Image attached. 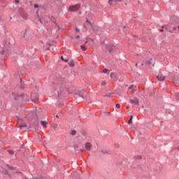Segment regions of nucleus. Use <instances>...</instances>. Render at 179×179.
Listing matches in <instances>:
<instances>
[{"mask_svg": "<svg viewBox=\"0 0 179 179\" xmlns=\"http://www.w3.org/2000/svg\"><path fill=\"white\" fill-rule=\"evenodd\" d=\"M80 48L83 51H86V47H85V45H81Z\"/></svg>", "mask_w": 179, "mask_h": 179, "instance_id": "15", "label": "nucleus"}, {"mask_svg": "<svg viewBox=\"0 0 179 179\" xmlns=\"http://www.w3.org/2000/svg\"><path fill=\"white\" fill-rule=\"evenodd\" d=\"M129 92H130V93H134V92H136V86L130 85L129 87Z\"/></svg>", "mask_w": 179, "mask_h": 179, "instance_id": "4", "label": "nucleus"}, {"mask_svg": "<svg viewBox=\"0 0 179 179\" xmlns=\"http://www.w3.org/2000/svg\"><path fill=\"white\" fill-rule=\"evenodd\" d=\"M15 2L17 3L19 2V0H16Z\"/></svg>", "mask_w": 179, "mask_h": 179, "instance_id": "27", "label": "nucleus"}, {"mask_svg": "<svg viewBox=\"0 0 179 179\" xmlns=\"http://www.w3.org/2000/svg\"><path fill=\"white\" fill-rule=\"evenodd\" d=\"M87 27H92V30L94 31H95V33H97V31L99 30V27L96 26L94 24H92V22H90L89 20H87V21L85 22V27L86 29H87Z\"/></svg>", "mask_w": 179, "mask_h": 179, "instance_id": "1", "label": "nucleus"}, {"mask_svg": "<svg viewBox=\"0 0 179 179\" xmlns=\"http://www.w3.org/2000/svg\"><path fill=\"white\" fill-rule=\"evenodd\" d=\"M40 22H41V23H42V22H43V21L41 20V19H40Z\"/></svg>", "mask_w": 179, "mask_h": 179, "instance_id": "30", "label": "nucleus"}, {"mask_svg": "<svg viewBox=\"0 0 179 179\" xmlns=\"http://www.w3.org/2000/svg\"><path fill=\"white\" fill-rule=\"evenodd\" d=\"M61 59H62V61H64V62H68V60L64 59L63 56L61 57Z\"/></svg>", "mask_w": 179, "mask_h": 179, "instance_id": "18", "label": "nucleus"}, {"mask_svg": "<svg viewBox=\"0 0 179 179\" xmlns=\"http://www.w3.org/2000/svg\"><path fill=\"white\" fill-rule=\"evenodd\" d=\"M118 2H122L121 0H109L108 3L110 5H115V3H118Z\"/></svg>", "mask_w": 179, "mask_h": 179, "instance_id": "5", "label": "nucleus"}, {"mask_svg": "<svg viewBox=\"0 0 179 179\" xmlns=\"http://www.w3.org/2000/svg\"><path fill=\"white\" fill-rule=\"evenodd\" d=\"M34 8H35V9H37V8H38V4H35Z\"/></svg>", "mask_w": 179, "mask_h": 179, "instance_id": "25", "label": "nucleus"}, {"mask_svg": "<svg viewBox=\"0 0 179 179\" xmlns=\"http://www.w3.org/2000/svg\"><path fill=\"white\" fill-rule=\"evenodd\" d=\"M157 79H158V80H159V82H163V80H164V79H166V77L163 74H162V73H159L157 76Z\"/></svg>", "mask_w": 179, "mask_h": 179, "instance_id": "3", "label": "nucleus"}, {"mask_svg": "<svg viewBox=\"0 0 179 179\" xmlns=\"http://www.w3.org/2000/svg\"><path fill=\"white\" fill-rule=\"evenodd\" d=\"M80 37V36H76L77 38H79Z\"/></svg>", "mask_w": 179, "mask_h": 179, "instance_id": "29", "label": "nucleus"}, {"mask_svg": "<svg viewBox=\"0 0 179 179\" xmlns=\"http://www.w3.org/2000/svg\"><path fill=\"white\" fill-rule=\"evenodd\" d=\"M159 31H162V32H163V31H164V30H163V29H160V30H159Z\"/></svg>", "mask_w": 179, "mask_h": 179, "instance_id": "28", "label": "nucleus"}, {"mask_svg": "<svg viewBox=\"0 0 179 179\" xmlns=\"http://www.w3.org/2000/svg\"><path fill=\"white\" fill-rule=\"evenodd\" d=\"M76 131L73 130L71 131V135H76Z\"/></svg>", "mask_w": 179, "mask_h": 179, "instance_id": "17", "label": "nucleus"}, {"mask_svg": "<svg viewBox=\"0 0 179 179\" xmlns=\"http://www.w3.org/2000/svg\"><path fill=\"white\" fill-rule=\"evenodd\" d=\"M107 72H108V69H105L103 71V73H107Z\"/></svg>", "mask_w": 179, "mask_h": 179, "instance_id": "20", "label": "nucleus"}, {"mask_svg": "<svg viewBox=\"0 0 179 179\" xmlns=\"http://www.w3.org/2000/svg\"><path fill=\"white\" fill-rule=\"evenodd\" d=\"M105 85H107V83H106V81H103V82L101 83V85H102V86H105Z\"/></svg>", "mask_w": 179, "mask_h": 179, "instance_id": "21", "label": "nucleus"}, {"mask_svg": "<svg viewBox=\"0 0 179 179\" xmlns=\"http://www.w3.org/2000/svg\"><path fill=\"white\" fill-rule=\"evenodd\" d=\"M31 101L34 102V103H38V97H36L34 98V95H31Z\"/></svg>", "mask_w": 179, "mask_h": 179, "instance_id": "10", "label": "nucleus"}, {"mask_svg": "<svg viewBox=\"0 0 179 179\" xmlns=\"http://www.w3.org/2000/svg\"><path fill=\"white\" fill-rule=\"evenodd\" d=\"M24 87H23V86H21V89H23Z\"/></svg>", "mask_w": 179, "mask_h": 179, "instance_id": "33", "label": "nucleus"}, {"mask_svg": "<svg viewBox=\"0 0 179 179\" xmlns=\"http://www.w3.org/2000/svg\"><path fill=\"white\" fill-rule=\"evenodd\" d=\"M1 54L3 55V52H1Z\"/></svg>", "mask_w": 179, "mask_h": 179, "instance_id": "34", "label": "nucleus"}, {"mask_svg": "<svg viewBox=\"0 0 179 179\" xmlns=\"http://www.w3.org/2000/svg\"><path fill=\"white\" fill-rule=\"evenodd\" d=\"M166 30H167V27H165Z\"/></svg>", "mask_w": 179, "mask_h": 179, "instance_id": "32", "label": "nucleus"}, {"mask_svg": "<svg viewBox=\"0 0 179 179\" xmlns=\"http://www.w3.org/2000/svg\"><path fill=\"white\" fill-rule=\"evenodd\" d=\"M121 107V105L120 103L116 104V108H120Z\"/></svg>", "mask_w": 179, "mask_h": 179, "instance_id": "22", "label": "nucleus"}, {"mask_svg": "<svg viewBox=\"0 0 179 179\" xmlns=\"http://www.w3.org/2000/svg\"><path fill=\"white\" fill-rule=\"evenodd\" d=\"M41 125H43V128H45V127L47 126V124L48 123L47 122V121H41Z\"/></svg>", "mask_w": 179, "mask_h": 179, "instance_id": "11", "label": "nucleus"}, {"mask_svg": "<svg viewBox=\"0 0 179 179\" xmlns=\"http://www.w3.org/2000/svg\"><path fill=\"white\" fill-rule=\"evenodd\" d=\"M152 61H153V59H150V60H148V62H147V64L148 65H150V64H152Z\"/></svg>", "mask_w": 179, "mask_h": 179, "instance_id": "16", "label": "nucleus"}, {"mask_svg": "<svg viewBox=\"0 0 179 179\" xmlns=\"http://www.w3.org/2000/svg\"><path fill=\"white\" fill-rule=\"evenodd\" d=\"M101 152L102 155H107V153H108V152L106 150H101Z\"/></svg>", "mask_w": 179, "mask_h": 179, "instance_id": "13", "label": "nucleus"}, {"mask_svg": "<svg viewBox=\"0 0 179 179\" xmlns=\"http://www.w3.org/2000/svg\"><path fill=\"white\" fill-rule=\"evenodd\" d=\"M173 30H178V31H179V26H178V27H173Z\"/></svg>", "mask_w": 179, "mask_h": 179, "instance_id": "19", "label": "nucleus"}, {"mask_svg": "<svg viewBox=\"0 0 179 179\" xmlns=\"http://www.w3.org/2000/svg\"><path fill=\"white\" fill-rule=\"evenodd\" d=\"M132 118H134V117L131 116L129 120L128 121V124H132Z\"/></svg>", "mask_w": 179, "mask_h": 179, "instance_id": "14", "label": "nucleus"}, {"mask_svg": "<svg viewBox=\"0 0 179 179\" xmlns=\"http://www.w3.org/2000/svg\"><path fill=\"white\" fill-rule=\"evenodd\" d=\"M110 78L115 82H117L118 80V78H117V76L114 73H110Z\"/></svg>", "mask_w": 179, "mask_h": 179, "instance_id": "6", "label": "nucleus"}, {"mask_svg": "<svg viewBox=\"0 0 179 179\" xmlns=\"http://www.w3.org/2000/svg\"><path fill=\"white\" fill-rule=\"evenodd\" d=\"M125 6H127V3H125Z\"/></svg>", "mask_w": 179, "mask_h": 179, "instance_id": "37", "label": "nucleus"}, {"mask_svg": "<svg viewBox=\"0 0 179 179\" xmlns=\"http://www.w3.org/2000/svg\"><path fill=\"white\" fill-rule=\"evenodd\" d=\"M8 152L10 153V155H13V153H15L12 150H9Z\"/></svg>", "mask_w": 179, "mask_h": 179, "instance_id": "24", "label": "nucleus"}, {"mask_svg": "<svg viewBox=\"0 0 179 179\" xmlns=\"http://www.w3.org/2000/svg\"><path fill=\"white\" fill-rule=\"evenodd\" d=\"M85 149L86 150H90L92 149V144L90 143H85Z\"/></svg>", "mask_w": 179, "mask_h": 179, "instance_id": "9", "label": "nucleus"}, {"mask_svg": "<svg viewBox=\"0 0 179 179\" xmlns=\"http://www.w3.org/2000/svg\"><path fill=\"white\" fill-rule=\"evenodd\" d=\"M48 50H50V44L48 45Z\"/></svg>", "mask_w": 179, "mask_h": 179, "instance_id": "26", "label": "nucleus"}, {"mask_svg": "<svg viewBox=\"0 0 179 179\" xmlns=\"http://www.w3.org/2000/svg\"><path fill=\"white\" fill-rule=\"evenodd\" d=\"M115 46H114L111 44L108 45V50L109 52H113V50H115Z\"/></svg>", "mask_w": 179, "mask_h": 179, "instance_id": "7", "label": "nucleus"}, {"mask_svg": "<svg viewBox=\"0 0 179 179\" xmlns=\"http://www.w3.org/2000/svg\"><path fill=\"white\" fill-rule=\"evenodd\" d=\"M76 30H77V31H79V29L78 28H76Z\"/></svg>", "mask_w": 179, "mask_h": 179, "instance_id": "31", "label": "nucleus"}, {"mask_svg": "<svg viewBox=\"0 0 179 179\" xmlns=\"http://www.w3.org/2000/svg\"><path fill=\"white\" fill-rule=\"evenodd\" d=\"M24 127H27V125H26V124L25 125H22V124L20 125V128H24Z\"/></svg>", "mask_w": 179, "mask_h": 179, "instance_id": "23", "label": "nucleus"}, {"mask_svg": "<svg viewBox=\"0 0 179 179\" xmlns=\"http://www.w3.org/2000/svg\"><path fill=\"white\" fill-rule=\"evenodd\" d=\"M80 8V5L77 4L74 6H71L69 7V10H71V12H76V10H79Z\"/></svg>", "mask_w": 179, "mask_h": 179, "instance_id": "2", "label": "nucleus"}, {"mask_svg": "<svg viewBox=\"0 0 179 179\" xmlns=\"http://www.w3.org/2000/svg\"><path fill=\"white\" fill-rule=\"evenodd\" d=\"M69 65L71 67H73V66H75V62H73V61H71L69 62Z\"/></svg>", "mask_w": 179, "mask_h": 179, "instance_id": "12", "label": "nucleus"}, {"mask_svg": "<svg viewBox=\"0 0 179 179\" xmlns=\"http://www.w3.org/2000/svg\"><path fill=\"white\" fill-rule=\"evenodd\" d=\"M171 33H173L171 31H170Z\"/></svg>", "mask_w": 179, "mask_h": 179, "instance_id": "36", "label": "nucleus"}, {"mask_svg": "<svg viewBox=\"0 0 179 179\" xmlns=\"http://www.w3.org/2000/svg\"><path fill=\"white\" fill-rule=\"evenodd\" d=\"M164 26L162 27V29H164Z\"/></svg>", "mask_w": 179, "mask_h": 179, "instance_id": "35", "label": "nucleus"}, {"mask_svg": "<svg viewBox=\"0 0 179 179\" xmlns=\"http://www.w3.org/2000/svg\"><path fill=\"white\" fill-rule=\"evenodd\" d=\"M131 104H138L139 103V100L138 99L134 98V99H130Z\"/></svg>", "mask_w": 179, "mask_h": 179, "instance_id": "8", "label": "nucleus"}]
</instances>
